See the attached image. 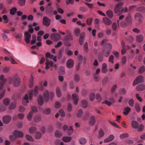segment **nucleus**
Instances as JSON below:
<instances>
[{
	"label": "nucleus",
	"mask_w": 145,
	"mask_h": 145,
	"mask_svg": "<svg viewBox=\"0 0 145 145\" xmlns=\"http://www.w3.org/2000/svg\"><path fill=\"white\" fill-rule=\"evenodd\" d=\"M123 5V3L120 2L117 4L115 5L114 12L120 15L121 14L123 11L125 12H128V9L127 7H125V8L121 7Z\"/></svg>",
	"instance_id": "obj_1"
},
{
	"label": "nucleus",
	"mask_w": 145,
	"mask_h": 145,
	"mask_svg": "<svg viewBox=\"0 0 145 145\" xmlns=\"http://www.w3.org/2000/svg\"><path fill=\"white\" fill-rule=\"evenodd\" d=\"M20 82V79L17 76H15L10 78L9 83L11 84L13 82V85L15 87L18 86Z\"/></svg>",
	"instance_id": "obj_2"
},
{
	"label": "nucleus",
	"mask_w": 145,
	"mask_h": 145,
	"mask_svg": "<svg viewBox=\"0 0 145 145\" xmlns=\"http://www.w3.org/2000/svg\"><path fill=\"white\" fill-rule=\"evenodd\" d=\"M54 95V93L52 92H50L49 94V92L48 90H45L43 96L45 101L47 102L48 101L49 97L50 99L52 100Z\"/></svg>",
	"instance_id": "obj_3"
},
{
	"label": "nucleus",
	"mask_w": 145,
	"mask_h": 145,
	"mask_svg": "<svg viewBox=\"0 0 145 145\" xmlns=\"http://www.w3.org/2000/svg\"><path fill=\"white\" fill-rule=\"evenodd\" d=\"M39 87L37 86H35L34 91L32 89H31L28 92V94L29 97V99L31 100L32 99L33 96V95L35 96H36L38 93Z\"/></svg>",
	"instance_id": "obj_4"
},
{
	"label": "nucleus",
	"mask_w": 145,
	"mask_h": 145,
	"mask_svg": "<svg viewBox=\"0 0 145 145\" xmlns=\"http://www.w3.org/2000/svg\"><path fill=\"white\" fill-rule=\"evenodd\" d=\"M61 35L59 34L56 33H52L50 35V38L52 40L54 41H57L61 38Z\"/></svg>",
	"instance_id": "obj_5"
},
{
	"label": "nucleus",
	"mask_w": 145,
	"mask_h": 145,
	"mask_svg": "<svg viewBox=\"0 0 145 145\" xmlns=\"http://www.w3.org/2000/svg\"><path fill=\"white\" fill-rule=\"evenodd\" d=\"M143 82V76L140 75L137 77L134 81L133 83V85L134 86H135L138 84L142 82Z\"/></svg>",
	"instance_id": "obj_6"
},
{
	"label": "nucleus",
	"mask_w": 145,
	"mask_h": 145,
	"mask_svg": "<svg viewBox=\"0 0 145 145\" xmlns=\"http://www.w3.org/2000/svg\"><path fill=\"white\" fill-rule=\"evenodd\" d=\"M67 35L63 39V40L65 41H69L73 40L72 35H71L70 31L68 30H66Z\"/></svg>",
	"instance_id": "obj_7"
},
{
	"label": "nucleus",
	"mask_w": 145,
	"mask_h": 145,
	"mask_svg": "<svg viewBox=\"0 0 145 145\" xmlns=\"http://www.w3.org/2000/svg\"><path fill=\"white\" fill-rule=\"evenodd\" d=\"M45 64L46 65V69H48L50 68L49 66L51 67H56V64H54L53 61H49L48 59H46Z\"/></svg>",
	"instance_id": "obj_8"
},
{
	"label": "nucleus",
	"mask_w": 145,
	"mask_h": 145,
	"mask_svg": "<svg viewBox=\"0 0 145 145\" xmlns=\"http://www.w3.org/2000/svg\"><path fill=\"white\" fill-rule=\"evenodd\" d=\"M43 24L44 25L48 27L50 24L51 20L46 16H44L43 19Z\"/></svg>",
	"instance_id": "obj_9"
},
{
	"label": "nucleus",
	"mask_w": 145,
	"mask_h": 145,
	"mask_svg": "<svg viewBox=\"0 0 145 145\" xmlns=\"http://www.w3.org/2000/svg\"><path fill=\"white\" fill-rule=\"evenodd\" d=\"M24 37L26 42L27 44L29 43L31 37V34L28 32L26 31L24 33Z\"/></svg>",
	"instance_id": "obj_10"
},
{
	"label": "nucleus",
	"mask_w": 145,
	"mask_h": 145,
	"mask_svg": "<svg viewBox=\"0 0 145 145\" xmlns=\"http://www.w3.org/2000/svg\"><path fill=\"white\" fill-rule=\"evenodd\" d=\"M11 120V118L9 115L4 116L3 118V123L5 124H8L10 122Z\"/></svg>",
	"instance_id": "obj_11"
},
{
	"label": "nucleus",
	"mask_w": 145,
	"mask_h": 145,
	"mask_svg": "<svg viewBox=\"0 0 145 145\" xmlns=\"http://www.w3.org/2000/svg\"><path fill=\"white\" fill-rule=\"evenodd\" d=\"M0 90H1L3 88V86L6 81V79L4 78V76L3 75H1L0 77Z\"/></svg>",
	"instance_id": "obj_12"
},
{
	"label": "nucleus",
	"mask_w": 145,
	"mask_h": 145,
	"mask_svg": "<svg viewBox=\"0 0 145 145\" xmlns=\"http://www.w3.org/2000/svg\"><path fill=\"white\" fill-rule=\"evenodd\" d=\"M72 97L74 104L75 105H77L79 100L78 95L76 93H74L72 95Z\"/></svg>",
	"instance_id": "obj_13"
},
{
	"label": "nucleus",
	"mask_w": 145,
	"mask_h": 145,
	"mask_svg": "<svg viewBox=\"0 0 145 145\" xmlns=\"http://www.w3.org/2000/svg\"><path fill=\"white\" fill-rule=\"evenodd\" d=\"M142 14L139 13H137L135 15V20L140 22H141V20L143 18Z\"/></svg>",
	"instance_id": "obj_14"
},
{
	"label": "nucleus",
	"mask_w": 145,
	"mask_h": 145,
	"mask_svg": "<svg viewBox=\"0 0 145 145\" xmlns=\"http://www.w3.org/2000/svg\"><path fill=\"white\" fill-rule=\"evenodd\" d=\"M53 9L52 7H46L45 12L48 15H51L52 14Z\"/></svg>",
	"instance_id": "obj_15"
},
{
	"label": "nucleus",
	"mask_w": 145,
	"mask_h": 145,
	"mask_svg": "<svg viewBox=\"0 0 145 145\" xmlns=\"http://www.w3.org/2000/svg\"><path fill=\"white\" fill-rule=\"evenodd\" d=\"M13 134L15 137H22L23 136V134L22 132L16 130L14 131Z\"/></svg>",
	"instance_id": "obj_16"
},
{
	"label": "nucleus",
	"mask_w": 145,
	"mask_h": 145,
	"mask_svg": "<svg viewBox=\"0 0 145 145\" xmlns=\"http://www.w3.org/2000/svg\"><path fill=\"white\" fill-rule=\"evenodd\" d=\"M114 137L113 135H110L108 138L104 140V142L105 143H107L111 142L114 140Z\"/></svg>",
	"instance_id": "obj_17"
},
{
	"label": "nucleus",
	"mask_w": 145,
	"mask_h": 145,
	"mask_svg": "<svg viewBox=\"0 0 145 145\" xmlns=\"http://www.w3.org/2000/svg\"><path fill=\"white\" fill-rule=\"evenodd\" d=\"M103 20L104 23L107 25H109L112 23L111 21L107 17L103 18Z\"/></svg>",
	"instance_id": "obj_18"
},
{
	"label": "nucleus",
	"mask_w": 145,
	"mask_h": 145,
	"mask_svg": "<svg viewBox=\"0 0 145 145\" xmlns=\"http://www.w3.org/2000/svg\"><path fill=\"white\" fill-rule=\"evenodd\" d=\"M74 64L73 61L72 59H69L67 62V66L69 68L73 67Z\"/></svg>",
	"instance_id": "obj_19"
},
{
	"label": "nucleus",
	"mask_w": 145,
	"mask_h": 145,
	"mask_svg": "<svg viewBox=\"0 0 145 145\" xmlns=\"http://www.w3.org/2000/svg\"><path fill=\"white\" fill-rule=\"evenodd\" d=\"M96 122V119L94 116H91L90 118L89 124L91 126H93Z\"/></svg>",
	"instance_id": "obj_20"
},
{
	"label": "nucleus",
	"mask_w": 145,
	"mask_h": 145,
	"mask_svg": "<svg viewBox=\"0 0 145 145\" xmlns=\"http://www.w3.org/2000/svg\"><path fill=\"white\" fill-rule=\"evenodd\" d=\"M107 71V64L106 63H103L102 65L101 72L103 73H105Z\"/></svg>",
	"instance_id": "obj_21"
},
{
	"label": "nucleus",
	"mask_w": 145,
	"mask_h": 145,
	"mask_svg": "<svg viewBox=\"0 0 145 145\" xmlns=\"http://www.w3.org/2000/svg\"><path fill=\"white\" fill-rule=\"evenodd\" d=\"M28 103V96L27 94H26L24 99L22 100L23 104L25 106H26L27 104Z\"/></svg>",
	"instance_id": "obj_22"
},
{
	"label": "nucleus",
	"mask_w": 145,
	"mask_h": 145,
	"mask_svg": "<svg viewBox=\"0 0 145 145\" xmlns=\"http://www.w3.org/2000/svg\"><path fill=\"white\" fill-rule=\"evenodd\" d=\"M136 89L138 91H142L145 89V85L143 84H140L136 88Z\"/></svg>",
	"instance_id": "obj_23"
},
{
	"label": "nucleus",
	"mask_w": 145,
	"mask_h": 145,
	"mask_svg": "<svg viewBox=\"0 0 145 145\" xmlns=\"http://www.w3.org/2000/svg\"><path fill=\"white\" fill-rule=\"evenodd\" d=\"M131 125L133 129H137L138 126L139 125L138 122L135 121H133L131 122Z\"/></svg>",
	"instance_id": "obj_24"
},
{
	"label": "nucleus",
	"mask_w": 145,
	"mask_h": 145,
	"mask_svg": "<svg viewBox=\"0 0 145 145\" xmlns=\"http://www.w3.org/2000/svg\"><path fill=\"white\" fill-rule=\"evenodd\" d=\"M38 103L40 105H42L43 104V100L42 96L39 95L38 100Z\"/></svg>",
	"instance_id": "obj_25"
},
{
	"label": "nucleus",
	"mask_w": 145,
	"mask_h": 145,
	"mask_svg": "<svg viewBox=\"0 0 145 145\" xmlns=\"http://www.w3.org/2000/svg\"><path fill=\"white\" fill-rule=\"evenodd\" d=\"M131 110V108L129 107H127L124 109L123 113L125 115H127Z\"/></svg>",
	"instance_id": "obj_26"
},
{
	"label": "nucleus",
	"mask_w": 145,
	"mask_h": 145,
	"mask_svg": "<svg viewBox=\"0 0 145 145\" xmlns=\"http://www.w3.org/2000/svg\"><path fill=\"white\" fill-rule=\"evenodd\" d=\"M81 104L82 107L84 108H86L87 107L88 103L86 100H82L81 101Z\"/></svg>",
	"instance_id": "obj_27"
},
{
	"label": "nucleus",
	"mask_w": 145,
	"mask_h": 145,
	"mask_svg": "<svg viewBox=\"0 0 145 145\" xmlns=\"http://www.w3.org/2000/svg\"><path fill=\"white\" fill-rule=\"evenodd\" d=\"M143 37L141 35H140L137 36L136 37V40L139 42H141L143 41Z\"/></svg>",
	"instance_id": "obj_28"
},
{
	"label": "nucleus",
	"mask_w": 145,
	"mask_h": 145,
	"mask_svg": "<svg viewBox=\"0 0 145 145\" xmlns=\"http://www.w3.org/2000/svg\"><path fill=\"white\" fill-rule=\"evenodd\" d=\"M105 135V133L102 129H101L99 132V134L97 137L99 138L102 137Z\"/></svg>",
	"instance_id": "obj_29"
},
{
	"label": "nucleus",
	"mask_w": 145,
	"mask_h": 145,
	"mask_svg": "<svg viewBox=\"0 0 145 145\" xmlns=\"http://www.w3.org/2000/svg\"><path fill=\"white\" fill-rule=\"evenodd\" d=\"M127 92V91L125 88H121L119 90V93L120 95H125Z\"/></svg>",
	"instance_id": "obj_30"
},
{
	"label": "nucleus",
	"mask_w": 145,
	"mask_h": 145,
	"mask_svg": "<svg viewBox=\"0 0 145 145\" xmlns=\"http://www.w3.org/2000/svg\"><path fill=\"white\" fill-rule=\"evenodd\" d=\"M126 22L129 24H131L132 23V18L130 14H129L126 18Z\"/></svg>",
	"instance_id": "obj_31"
},
{
	"label": "nucleus",
	"mask_w": 145,
	"mask_h": 145,
	"mask_svg": "<svg viewBox=\"0 0 145 145\" xmlns=\"http://www.w3.org/2000/svg\"><path fill=\"white\" fill-rule=\"evenodd\" d=\"M56 91L57 97H61V93L60 88L58 87H57Z\"/></svg>",
	"instance_id": "obj_32"
},
{
	"label": "nucleus",
	"mask_w": 145,
	"mask_h": 145,
	"mask_svg": "<svg viewBox=\"0 0 145 145\" xmlns=\"http://www.w3.org/2000/svg\"><path fill=\"white\" fill-rule=\"evenodd\" d=\"M106 14L107 16L110 18H112L113 16V12L111 10H108L106 12Z\"/></svg>",
	"instance_id": "obj_33"
},
{
	"label": "nucleus",
	"mask_w": 145,
	"mask_h": 145,
	"mask_svg": "<svg viewBox=\"0 0 145 145\" xmlns=\"http://www.w3.org/2000/svg\"><path fill=\"white\" fill-rule=\"evenodd\" d=\"M37 128L35 127H32L29 129V131L31 134L35 133L37 131Z\"/></svg>",
	"instance_id": "obj_34"
},
{
	"label": "nucleus",
	"mask_w": 145,
	"mask_h": 145,
	"mask_svg": "<svg viewBox=\"0 0 145 145\" xmlns=\"http://www.w3.org/2000/svg\"><path fill=\"white\" fill-rule=\"evenodd\" d=\"M71 137H65L63 138V140L64 142H68L71 141Z\"/></svg>",
	"instance_id": "obj_35"
},
{
	"label": "nucleus",
	"mask_w": 145,
	"mask_h": 145,
	"mask_svg": "<svg viewBox=\"0 0 145 145\" xmlns=\"http://www.w3.org/2000/svg\"><path fill=\"white\" fill-rule=\"evenodd\" d=\"M33 80H34V78L33 77H31V78L29 82V87L30 88H32L33 85Z\"/></svg>",
	"instance_id": "obj_36"
},
{
	"label": "nucleus",
	"mask_w": 145,
	"mask_h": 145,
	"mask_svg": "<svg viewBox=\"0 0 145 145\" xmlns=\"http://www.w3.org/2000/svg\"><path fill=\"white\" fill-rule=\"evenodd\" d=\"M45 57L46 59L48 58L51 59H52L54 57V56L53 55L51 54L50 53L47 52L46 53Z\"/></svg>",
	"instance_id": "obj_37"
},
{
	"label": "nucleus",
	"mask_w": 145,
	"mask_h": 145,
	"mask_svg": "<svg viewBox=\"0 0 145 145\" xmlns=\"http://www.w3.org/2000/svg\"><path fill=\"white\" fill-rule=\"evenodd\" d=\"M137 11L141 12H145V8L143 6H141L137 9Z\"/></svg>",
	"instance_id": "obj_38"
},
{
	"label": "nucleus",
	"mask_w": 145,
	"mask_h": 145,
	"mask_svg": "<svg viewBox=\"0 0 145 145\" xmlns=\"http://www.w3.org/2000/svg\"><path fill=\"white\" fill-rule=\"evenodd\" d=\"M55 136L57 137H60L62 136L61 133L58 131H56L55 133Z\"/></svg>",
	"instance_id": "obj_39"
},
{
	"label": "nucleus",
	"mask_w": 145,
	"mask_h": 145,
	"mask_svg": "<svg viewBox=\"0 0 145 145\" xmlns=\"http://www.w3.org/2000/svg\"><path fill=\"white\" fill-rule=\"evenodd\" d=\"M89 112H86L84 114L83 117V120H87L89 119Z\"/></svg>",
	"instance_id": "obj_40"
},
{
	"label": "nucleus",
	"mask_w": 145,
	"mask_h": 145,
	"mask_svg": "<svg viewBox=\"0 0 145 145\" xmlns=\"http://www.w3.org/2000/svg\"><path fill=\"white\" fill-rule=\"evenodd\" d=\"M41 133L39 132H37L35 134V137L37 139H39L42 137Z\"/></svg>",
	"instance_id": "obj_41"
},
{
	"label": "nucleus",
	"mask_w": 145,
	"mask_h": 145,
	"mask_svg": "<svg viewBox=\"0 0 145 145\" xmlns=\"http://www.w3.org/2000/svg\"><path fill=\"white\" fill-rule=\"evenodd\" d=\"M16 107V103L15 102L11 103L9 106V108L11 110L14 109Z\"/></svg>",
	"instance_id": "obj_42"
},
{
	"label": "nucleus",
	"mask_w": 145,
	"mask_h": 145,
	"mask_svg": "<svg viewBox=\"0 0 145 145\" xmlns=\"http://www.w3.org/2000/svg\"><path fill=\"white\" fill-rule=\"evenodd\" d=\"M83 111L82 109H80L78 111L77 114V116L78 118H81L82 116Z\"/></svg>",
	"instance_id": "obj_43"
},
{
	"label": "nucleus",
	"mask_w": 145,
	"mask_h": 145,
	"mask_svg": "<svg viewBox=\"0 0 145 145\" xmlns=\"http://www.w3.org/2000/svg\"><path fill=\"white\" fill-rule=\"evenodd\" d=\"M135 108L137 111L138 112H139L141 110V109L139 104L138 103H137L135 104Z\"/></svg>",
	"instance_id": "obj_44"
},
{
	"label": "nucleus",
	"mask_w": 145,
	"mask_h": 145,
	"mask_svg": "<svg viewBox=\"0 0 145 145\" xmlns=\"http://www.w3.org/2000/svg\"><path fill=\"white\" fill-rule=\"evenodd\" d=\"M10 103V101L9 99L6 98L3 101V103L6 106H8Z\"/></svg>",
	"instance_id": "obj_45"
},
{
	"label": "nucleus",
	"mask_w": 145,
	"mask_h": 145,
	"mask_svg": "<svg viewBox=\"0 0 145 145\" xmlns=\"http://www.w3.org/2000/svg\"><path fill=\"white\" fill-rule=\"evenodd\" d=\"M17 8H13L10 10V14L12 15L15 14L17 11Z\"/></svg>",
	"instance_id": "obj_46"
},
{
	"label": "nucleus",
	"mask_w": 145,
	"mask_h": 145,
	"mask_svg": "<svg viewBox=\"0 0 145 145\" xmlns=\"http://www.w3.org/2000/svg\"><path fill=\"white\" fill-rule=\"evenodd\" d=\"M18 3L21 6L25 5V0H19Z\"/></svg>",
	"instance_id": "obj_47"
},
{
	"label": "nucleus",
	"mask_w": 145,
	"mask_h": 145,
	"mask_svg": "<svg viewBox=\"0 0 145 145\" xmlns=\"http://www.w3.org/2000/svg\"><path fill=\"white\" fill-rule=\"evenodd\" d=\"M59 73L61 74H64L65 73V71L64 67L61 66L60 67L59 71Z\"/></svg>",
	"instance_id": "obj_48"
},
{
	"label": "nucleus",
	"mask_w": 145,
	"mask_h": 145,
	"mask_svg": "<svg viewBox=\"0 0 145 145\" xmlns=\"http://www.w3.org/2000/svg\"><path fill=\"white\" fill-rule=\"evenodd\" d=\"M93 20V18H91L88 19L86 20V22L87 24L89 25H91L92 24Z\"/></svg>",
	"instance_id": "obj_49"
},
{
	"label": "nucleus",
	"mask_w": 145,
	"mask_h": 145,
	"mask_svg": "<svg viewBox=\"0 0 145 145\" xmlns=\"http://www.w3.org/2000/svg\"><path fill=\"white\" fill-rule=\"evenodd\" d=\"M56 5L58 12L61 14H63L64 13L63 10L61 8L58 7V3H57Z\"/></svg>",
	"instance_id": "obj_50"
},
{
	"label": "nucleus",
	"mask_w": 145,
	"mask_h": 145,
	"mask_svg": "<svg viewBox=\"0 0 145 145\" xmlns=\"http://www.w3.org/2000/svg\"><path fill=\"white\" fill-rule=\"evenodd\" d=\"M129 137V134L127 133H123L120 135V137L121 139L125 138L127 137Z\"/></svg>",
	"instance_id": "obj_51"
},
{
	"label": "nucleus",
	"mask_w": 145,
	"mask_h": 145,
	"mask_svg": "<svg viewBox=\"0 0 145 145\" xmlns=\"http://www.w3.org/2000/svg\"><path fill=\"white\" fill-rule=\"evenodd\" d=\"M127 62V58L125 56H123L121 60V63L122 65H125Z\"/></svg>",
	"instance_id": "obj_52"
},
{
	"label": "nucleus",
	"mask_w": 145,
	"mask_h": 145,
	"mask_svg": "<svg viewBox=\"0 0 145 145\" xmlns=\"http://www.w3.org/2000/svg\"><path fill=\"white\" fill-rule=\"evenodd\" d=\"M111 51V50H108L107 51H105L104 52V55L105 57H107L109 56Z\"/></svg>",
	"instance_id": "obj_53"
},
{
	"label": "nucleus",
	"mask_w": 145,
	"mask_h": 145,
	"mask_svg": "<svg viewBox=\"0 0 145 145\" xmlns=\"http://www.w3.org/2000/svg\"><path fill=\"white\" fill-rule=\"evenodd\" d=\"M2 38L3 40L5 41H8V38L7 36L4 33L2 34Z\"/></svg>",
	"instance_id": "obj_54"
},
{
	"label": "nucleus",
	"mask_w": 145,
	"mask_h": 145,
	"mask_svg": "<svg viewBox=\"0 0 145 145\" xmlns=\"http://www.w3.org/2000/svg\"><path fill=\"white\" fill-rule=\"evenodd\" d=\"M34 121L36 122H38L41 120V117L39 116H35L34 118Z\"/></svg>",
	"instance_id": "obj_55"
},
{
	"label": "nucleus",
	"mask_w": 145,
	"mask_h": 145,
	"mask_svg": "<svg viewBox=\"0 0 145 145\" xmlns=\"http://www.w3.org/2000/svg\"><path fill=\"white\" fill-rule=\"evenodd\" d=\"M108 77H106L103 80L102 83L103 85H105L108 82Z\"/></svg>",
	"instance_id": "obj_56"
},
{
	"label": "nucleus",
	"mask_w": 145,
	"mask_h": 145,
	"mask_svg": "<svg viewBox=\"0 0 145 145\" xmlns=\"http://www.w3.org/2000/svg\"><path fill=\"white\" fill-rule=\"evenodd\" d=\"M84 48L86 52H87L88 51V45L87 42H86L84 45Z\"/></svg>",
	"instance_id": "obj_57"
},
{
	"label": "nucleus",
	"mask_w": 145,
	"mask_h": 145,
	"mask_svg": "<svg viewBox=\"0 0 145 145\" xmlns=\"http://www.w3.org/2000/svg\"><path fill=\"white\" fill-rule=\"evenodd\" d=\"M74 79L76 82H78L80 80L79 76L78 74H76L74 76Z\"/></svg>",
	"instance_id": "obj_58"
},
{
	"label": "nucleus",
	"mask_w": 145,
	"mask_h": 145,
	"mask_svg": "<svg viewBox=\"0 0 145 145\" xmlns=\"http://www.w3.org/2000/svg\"><path fill=\"white\" fill-rule=\"evenodd\" d=\"M99 76H98V74H94V79L95 82H97L99 81Z\"/></svg>",
	"instance_id": "obj_59"
},
{
	"label": "nucleus",
	"mask_w": 145,
	"mask_h": 145,
	"mask_svg": "<svg viewBox=\"0 0 145 145\" xmlns=\"http://www.w3.org/2000/svg\"><path fill=\"white\" fill-rule=\"evenodd\" d=\"M33 114V113L32 112H30L29 113L27 116V118L28 120L30 121L31 120Z\"/></svg>",
	"instance_id": "obj_60"
},
{
	"label": "nucleus",
	"mask_w": 145,
	"mask_h": 145,
	"mask_svg": "<svg viewBox=\"0 0 145 145\" xmlns=\"http://www.w3.org/2000/svg\"><path fill=\"white\" fill-rule=\"evenodd\" d=\"M2 18L4 20V22L5 23H8V19L6 15H3L2 16Z\"/></svg>",
	"instance_id": "obj_61"
},
{
	"label": "nucleus",
	"mask_w": 145,
	"mask_h": 145,
	"mask_svg": "<svg viewBox=\"0 0 145 145\" xmlns=\"http://www.w3.org/2000/svg\"><path fill=\"white\" fill-rule=\"evenodd\" d=\"M26 137L27 140L31 142H33L34 141V140L32 138V137L28 135H27L26 136Z\"/></svg>",
	"instance_id": "obj_62"
},
{
	"label": "nucleus",
	"mask_w": 145,
	"mask_h": 145,
	"mask_svg": "<svg viewBox=\"0 0 145 145\" xmlns=\"http://www.w3.org/2000/svg\"><path fill=\"white\" fill-rule=\"evenodd\" d=\"M74 32L75 35L78 36L80 33V30L79 29L76 28L74 30Z\"/></svg>",
	"instance_id": "obj_63"
},
{
	"label": "nucleus",
	"mask_w": 145,
	"mask_h": 145,
	"mask_svg": "<svg viewBox=\"0 0 145 145\" xmlns=\"http://www.w3.org/2000/svg\"><path fill=\"white\" fill-rule=\"evenodd\" d=\"M87 140L85 138H82L80 140V143L81 144H84L86 142Z\"/></svg>",
	"instance_id": "obj_64"
}]
</instances>
